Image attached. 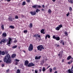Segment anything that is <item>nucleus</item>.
Wrapping results in <instances>:
<instances>
[{"label":"nucleus","instance_id":"obj_1","mask_svg":"<svg viewBox=\"0 0 73 73\" xmlns=\"http://www.w3.org/2000/svg\"><path fill=\"white\" fill-rule=\"evenodd\" d=\"M3 61L4 62H6L7 64L11 63V61L9 54H7V55L4 58Z\"/></svg>","mask_w":73,"mask_h":73},{"label":"nucleus","instance_id":"obj_2","mask_svg":"<svg viewBox=\"0 0 73 73\" xmlns=\"http://www.w3.org/2000/svg\"><path fill=\"white\" fill-rule=\"evenodd\" d=\"M37 48L38 50H40V51H41L42 49H44V48L43 46L41 45L38 46L37 47Z\"/></svg>","mask_w":73,"mask_h":73},{"label":"nucleus","instance_id":"obj_3","mask_svg":"<svg viewBox=\"0 0 73 73\" xmlns=\"http://www.w3.org/2000/svg\"><path fill=\"white\" fill-rule=\"evenodd\" d=\"M33 45L32 44H30L28 48V50L29 51H32L33 50Z\"/></svg>","mask_w":73,"mask_h":73},{"label":"nucleus","instance_id":"obj_4","mask_svg":"<svg viewBox=\"0 0 73 73\" xmlns=\"http://www.w3.org/2000/svg\"><path fill=\"white\" fill-rule=\"evenodd\" d=\"M62 25H59L57 27L55 28L56 30V31H59L60 30V29L61 28H62Z\"/></svg>","mask_w":73,"mask_h":73},{"label":"nucleus","instance_id":"obj_5","mask_svg":"<svg viewBox=\"0 0 73 73\" xmlns=\"http://www.w3.org/2000/svg\"><path fill=\"white\" fill-rule=\"evenodd\" d=\"M53 38L54 39H55L56 40H57V41H59V40L60 39V37L59 36L56 37L54 35L53 37Z\"/></svg>","mask_w":73,"mask_h":73},{"label":"nucleus","instance_id":"obj_6","mask_svg":"<svg viewBox=\"0 0 73 73\" xmlns=\"http://www.w3.org/2000/svg\"><path fill=\"white\" fill-rule=\"evenodd\" d=\"M35 66V64L32 62L29 63L27 65L28 67H31V66Z\"/></svg>","mask_w":73,"mask_h":73},{"label":"nucleus","instance_id":"obj_7","mask_svg":"<svg viewBox=\"0 0 73 73\" xmlns=\"http://www.w3.org/2000/svg\"><path fill=\"white\" fill-rule=\"evenodd\" d=\"M30 13L33 16H35V15H36V13L35 11H31Z\"/></svg>","mask_w":73,"mask_h":73},{"label":"nucleus","instance_id":"obj_8","mask_svg":"<svg viewBox=\"0 0 73 73\" xmlns=\"http://www.w3.org/2000/svg\"><path fill=\"white\" fill-rule=\"evenodd\" d=\"M62 52H60L59 53V54H58V56H59V58H62Z\"/></svg>","mask_w":73,"mask_h":73},{"label":"nucleus","instance_id":"obj_9","mask_svg":"<svg viewBox=\"0 0 73 73\" xmlns=\"http://www.w3.org/2000/svg\"><path fill=\"white\" fill-rule=\"evenodd\" d=\"M11 40H12V39L10 38H9V40L8 41L7 43V45H8L9 44H11Z\"/></svg>","mask_w":73,"mask_h":73},{"label":"nucleus","instance_id":"obj_10","mask_svg":"<svg viewBox=\"0 0 73 73\" xmlns=\"http://www.w3.org/2000/svg\"><path fill=\"white\" fill-rule=\"evenodd\" d=\"M6 41V39H2L1 41L0 42V44H2V42H3V43H5V41Z\"/></svg>","mask_w":73,"mask_h":73},{"label":"nucleus","instance_id":"obj_11","mask_svg":"<svg viewBox=\"0 0 73 73\" xmlns=\"http://www.w3.org/2000/svg\"><path fill=\"white\" fill-rule=\"evenodd\" d=\"M28 64H29V62L28 60H26L25 61V65H26V66H27V65H28Z\"/></svg>","mask_w":73,"mask_h":73},{"label":"nucleus","instance_id":"obj_12","mask_svg":"<svg viewBox=\"0 0 73 73\" xmlns=\"http://www.w3.org/2000/svg\"><path fill=\"white\" fill-rule=\"evenodd\" d=\"M40 58H41L40 56L39 57L37 56H36L35 57V60H40Z\"/></svg>","mask_w":73,"mask_h":73},{"label":"nucleus","instance_id":"obj_13","mask_svg":"<svg viewBox=\"0 0 73 73\" xmlns=\"http://www.w3.org/2000/svg\"><path fill=\"white\" fill-rule=\"evenodd\" d=\"M47 37H48L49 38H50V36L48 34L46 36V37H45V38L46 40V39H47Z\"/></svg>","mask_w":73,"mask_h":73},{"label":"nucleus","instance_id":"obj_14","mask_svg":"<svg viewBox=\"0 0 73 73\" xmlns=\"http://www.w3.org/2000/svg\"><path fill=\"white\" fill-rule=\"evenodd\" d=\"M44 29H42L40 31V32L41 33H43V35H44V34H45V32H44Z\"/></svg>","mask_w":73,"mask_h":73},{"label":"nucleus","instance_id":"obj_15","mask_svg":"<svg viewBox=\"0 0 73 73\" xmlns=\"http://www.w3.org/2000/svg\"><path fill=\"white\" fill-rule=\"evenodd\" d=\"M16 56V55L15 54H12L11 58H15Z\"/></svg>","mask_w":73,"mask_h":73},{"label":"nucleus","instance_id":"obj_16","mask_svg":"<svg viewBox=\"0 0 73 73\" xmlns=\"http://www.w3.org/2000/svg\"><path fill=\"white\" fill-rule=\"evenodd\" d=\"M2 36L3 37H6L7 36V34L5 33H3Z\"/></svg>","mask_w":73,"mask_h":73},{"label":"nucleus","instance_id":"obj_17","mask_svg":"<svg viewBox=\"0 0 73 73\" xmlns=\"http://www.w3.org/2000/svg\"><path fill=\"white\" fill-rule=\"evenodd\" d=\"M8 20L9 21H12V19L11 18V17H9L8 18Z\"/></svg>","mask_w":73,"mask_h":73},{"label":"nucleus","instance_id":"obj_18","mask_svg":"<svg viewBox=\"0 0 73 73\" xmlns=\"http://www.w3.org/2000/svg\"><path fill=\"white\" fill-rule=\"evenodd\" d=\"M60 43L61 44H62L63 45H64V40H61L60 41Z\"/></svg>","mask_w":73,"mask_h":73},{"label":"nucleus","instance_id":"obj_19","mask_svg":"<svg viewBox=\"0 0 73 73\" xmlns=\"http://www.w3.org/2000/svg\"><path fill=\"white\" fill-rule=\"evenodd\" d=\"M37 5H35L33 6L32 7L33 8H37Z\"/></svg>","mask_w":73,"mask_h":73},{"label":"nucleus","instance_id":"obj_20","mask_svg":"<svg viewBox=\"0 0 73 73\" xmlns=\"http://www.w3.org/2000/svg\"><path fill=\"white\" fill-rule=\"evenodd\" d=\"M64 34L66 36H68V32L66 31H65L64 33Z\"/></svg>","mask_w":73,"mask_h":73},{"label":"nucleus","instance_id":"obj_21","mask_svg":"<svg viewBox=\"0 0 73 73\" xmlns=\"http://www.w3.org/2000/svg\"><path fill=\"white\" fill-rule=\"evenodd\" d=\"M71 56H68L67 58L68 60H70V58H71Z\"/></svg>","mask_w":73,"mask_h":73},{"label":"nucleus","instance_id":"obj_22","mask_svg":"<svg viewBox=\"0 0 73 73\" xmlns=\"http://www.w3.org/2000/svg\"><path fill=\"white\" fill-rule=\"evenodd\" d=\"M1 28L2 30H4V25H2L1 26Z\"/></svg>","mask_w":73,"mask_h":73},{"label":"nucleus","instance_id":"obj_23","mask_svg":"<svg viewBox=\"0 0 73 73\" xmlns=\"http://www.w3.org/2000/svg\"><path fill=\"white\" fill-rule=\"evenodd\" d=\"M33 27V25H32V23H30V25L29 27L30 28H32Z\"/></svg>","mask_w":73,"mask_h":73},{"label":"nucleus","instance_id":"obj_24","mask_svg":"<svg viewBox=\"0 0 73 73\" xmlns=\"http://www.w3.org/2000/svg\"><path fill=\"white\" fill-rule=\"evenodd\" d=\"M17 48V46H16V45L13 46L12 47V48L13 49H15V48Z\"/></svg>","mask_w":73,"mask_h":73},{"label":"nucleus","instance_id":"obj_25","mask_svg":"<svg viewBox=\"0 0 73 73\" xmlns=\"http://www.w3.org/2000/svg\"><path fill=\"white\" fill-rule=\"evenodd\" d=\"M68 2H69V3H71V4H72V3H73V1H69V0H68Z\"/></svg>","mask_w":73,"mask_h":73},{"label":"nucleus","instance_id":"obj_26","mask_svg":"<svg viewBox=\"0 0 73 73\" xmlns=\"http://www.w3.org/2000/svg\"><path fill=\"white\" fill-rule=\"evenodd\" d=\"M48 12L49 13H52V11H51V10H50V9L48 10Z\"/></svg>","mask_w":73,"mask_h":73},{"label":"nucleus","instance_id":"obj_27","mask_svg":"<svg viewBox=\"0 0 73 73\" xmlns=\"http://www.w3.org/2000/svg\"><path fill=\"white\" fill-rule=\"evenodd\" d=\"M17 73H20V71L19 69L17 70Z\"/></svg>","mask_w":73,"mask_h":73},{"label":"nucleus","instance_id":"obj_28","mask_svg":"<svg viewBox=\"0 0 73 73\" xmlns=\"http://www.w3.org/2000/svg\"><path fill=\"white\" fill-rule=\"evenodd\" d=\"M34 37H35L36 38H37V37H38V35H34Z\"/></svg>","mask_w":73,"mask_h":73},{"label":"nucleus","instance_id":"obj_29","mask_svg":"<svg viewBox=\"0 0 73 73\" xmlns=\"http://www.w3.org/2000/svg\"><path fill=\"white\" fill-rule=\"evenodd\" d=\"M45 70H46V69L45 68V67H43L42 70L43 72H45Z\"/></svg>","mask_w":73,"mask_h":73},{"label":"nucleus","instance_id":"obj_30","mask_svg":"<svg viewBox=\"0 0 73 73\" xmlns=\"http://www.w3.org/2000/svg\"><path fill=\"white\" fill-rule=\"evenodd\" d=\"M69 9L70 11H72V8L71 7H70L69 8Z\"/></svg>","mask_w":73,"mask_h":73},{"label":"nucleus","instance_id":"obj_31","mask_svg":"<svg viewBox=\"0 0 73 73\" xmlns=\"http://www.w3.org/2000/svg\"><path fill=\"white\" fill-rule=\"evenodd\" d=\"M10 28H11L12 29H14V27L13 26H10Z\"/></svg>","mask_w":73,"mask_h":73},{"label":"nucleus","instance_id":"obj_32","mask_svg":"<svg viewBox=\"0 0 73 73\" xmlns=\"http://www.w3.org/2000/svg\"><path fill=\"white\" fill-rule=\"evenodd\" d=\"M26 4V3H25V1H24L23 2L22 5H25Z\"/></svg>","mask_w":73,"mask_h":73},{"label":"nucleus","instance_id":"obj_33","mask_svg":"<svg viewBox=\"0 0 73 73\" xmlns=\"http://www.w3.org/2000/svg\"><path fill=\"white\" fill-rule=\"evenodd\" d=\"M38 12H40V10H38V9H37L36 10V12L37 13V12H38Z\"/></svg>","mask_w":73,"mask_h":73},{"label":"nucleus","instance_id":"obj_34","mask_svg":"<svg viewBox=\"0 0 73 73\" xmlns=\"http://www.w3.org/2000/svg\"><path fill=\"white\" fill-rule=\"evenodd\" d=\"M2 55H4L5 54V52L4 51H2Z\"/></svg>","mask_w":73,"mask_h":73},{"label":"nucleus","instance_id":"obj_35","mask_svg":"<svg viewBox=\"0 0 73 73\" xmlns=\"http://www.w3.org/2000/svg\"><path fill=\"white\" fill-rule=\"evenodd\" d=\"M15 61H16L17 62H19V61H20V60H18L17 59H15Z\"/></svg>","mask_w":73,"mask_h":73},{"label":"nucleus","instance_id":"obj_36","mask_svg":"<svg viewBox=\"0 0 73 73\" xmlns=\"http://www.w3.org/2000/svg\"><path fill=\"white\" fill-rule=\"evenodd\" d=\"M15 18L16 19H19V17H18V16L17 15H16L15 16Z\"/></svg>","mask_w":73,"mask_h":73},{"label":"nucleus","instance_id":"obj_37","mask_svg":"<svg viewBox=\"0 0 73 73\" xmlns=\"http://www.w3.org/2000/svg\"><path fill=\"white\" fill-rule=\"evenodd\" d=\"M50 72H52V68H50Z\"/></svg>","mask_w":73,"mask_h":73},{"label":"nucleus","instance_id":"obj_38","mask_svg":"<svg viewBox=\"0 0 73 73\" xmlns=\"http://www.w3.org/2000/svg\"><path fill=\"white\" fill-rule=\"evenodd\" d=\"M24 33H27V30H25L23 31Z\"/></svg>","mask_w":73,"mask_h":73},{"label":"nucleus","instance_id":"obj_39","mask_svg":"<svg viewBox=\"0 0 73 73\" xmlns=\"http://www.w3.org/2000/svg\"><path fill=\"white\" fill-rule=\"evenodd\" d=\"M6 72L7 73H9V69H8L7 70H6Z\"/></svg>","mask_w":73,"mask_h":73},{"label":"nucleus","instance_id":"obj_40","mask_svg":"<svg viewBox=\"0 0 73 73\" xmlns=\"http://www.w3.org/2000/svg\"><path fill=\"white\" fill-rule=\"evenodd\" d=\"M26 1L27 2V3H30V0H26Z\"/></svg>","mask_w":73,"mask_h":73},{"label":"nucleus","instance_id":"obj_41","mask_svg":"<svg viewBox=\"0 0 73 73\" xmlns=\"http://www.w3.org/2000/svg\"><path fill=\"white\" fill-rule=\"evenodd\" d=\"M37 8H41V6L40 5H37Z\"/></svg>","mask_w":73,"mask_h":73},{"label":"nucleus","instance_id":"obj_42","mask_svg":"<svg viewBox=\"0 0 73 73\" xmlns=\"http://www.w3.org/2000/svg\"><path fill=\"white\" fill-rule=\"evenodd\" d=\"M17 42V40H15L14 41V43H16V42Z\"/></svg>","mask_w":73,"mask_h":73},{"label":"nucleus","instance_id":"obj_43","mask_svg":"<svg viewBox=\"0 0 73 73\" xmlns=\"http://www.w3.org/2000/svg\"><path fill=\"white\" fill-rule=\"evenodd\" d=\"M41 62L42 64H44V60H42Z\"/></svg>","mask_w":73,"mask_h":73},{"label":"nucleus","instance_id":"obj_44","mask_svg":"<svg viewBox=\"0 0 73 73\" xmlns=\"http://www.w3.org/2000/svg\"><path fill=\"white\" fill-rule=\"evenodd\" d=\"M56 67H54L53 68V70H56Z\"/></svg>","mask_w":73,"mask_h":73},{"label":"nucleus","instance_id":"obj_45","mask_svg":"<svg viewBox=\"0 0 73 73\" xmlns=\"http://www.w3.org/2000/svg\"><path fill=\"white\" fill-rule=\"evenodd\" d=\"M69 15V12H68V13L67 14L66 16H68Z\"/></svg>","mask_w":73,"mask_h":73},{"label":"nucleus","instance_id":"obj_46","mask_svg":"<svg viewBox=\"0 0 73 73\" xmlns=\"http://www.w3.org/2000/svg\"><path fill=\"white\" fill-rule=\"evenodd\" d=\"M5 65L4 64H1V66H2V67H4V66Z\"/></svg>","mask_w":73,"mask_h":73},{"label":"nucleus","instance_id":"obj_47","mask_svg":"<svg viewBox=\"0 0 73 73\" xmlns=\"http://www.w3.org/2000/svg\"><path fill=\"white\" fill-rule=\"evenodd\" d=\"M42 8H45V6L44 5H42Z\"/></svg>","mask_w":73,"mask_h":73},{"label":"nucleus","instance_id":"obj_48","mask_svg":"<svg viewBox=\"0 0 73 73\" xmlns=\"http://www.w3.org/2000/svg\"><path fill=\"white\" fill-rule=\"evenodd\" d=\"M38 37H41V36H40V35H38Z\"/></svg>","mask_w":73,"mask_h":73},{"label":"nucleus","instance_id":"obj_49","mask_svg":"<svg viewBox=\"0 0 73 73\" xmlns=\"http://www.w3.org/2000/svg\"><path fill=\"white\" fill-rule=\"evenodd\" d=\"M35 73H37V71L36 70H35Z\"/></svg>","mask_w":73,"mask_h":73},{"label":"nucleus","instance_id":"obj_50","mask_svg":"<svg viewBox=\"0 0 73 73\" xmlns=\"http://www.w3.org/2000/svg\"><path fill=\"white\" fill-rule=\"evenodd\" d=\"M62 62H64V59L62 60Z\"/></svg>","mask_w":73,"mask_h":73},{"label":"nucleus","instance_id":"obj_51","mask_svg":"<svg viewBox=\"0 0 73 73\" xmlns=\"http://www.w3.org/2000/svg\"><path fill=\"white\" fill-rule=\"evenodd\" d=\"M2 53V52L1 51H0V54H1Z\"/></svg>","mask_w":73,"mask_h":73},{"label":"nucleus","instance_id":"obj_52","mask_svg":"<svg viewBox=\"0 0 73 73\" xmlns=\"http://www.w3.org/2000/svg\"><path fill=\"white\" fill-rule=\"evenodd\" d=\"M18 64V62H16L15 65H17Z\"/></svg>","mask_w":73,"mask_h":73},{"label":"nucleus","instance_id":"obj_53","mask_svg":"<svg viewBox=\"0 0 73 73\" xmlns=\"http://www.w3.org/2000/svg\"><path fill=\"white\" fill-rule=\"evenodd\" d=\"M11 0H7V1L8 2H9V1H11Z\"/></svg>","mask_w":73,"mask_h":73},{"label":"nucleus","instance_id":"obj_54","mask_svg":"<svg viewBox=\"0 0 73 73\" xmlns=\"http://www.w3.org/2000/svg\"><path fill=\"white\" fill-rule=\"evenodd\" d=\"M71 63H72V62H73V60H71L70 62Z\"/></svg>","mask_w":73,"mask_h":73},{"label":"nucleus","instance_id":"obj_55","mask_svg":"<svg viewBox=\"0 0 73 73\" xmlns=\"http://www.w3.org/2000/svg\"><path fill=\"white\" fill-rule=\"evenodd\" d=\"M71 63L70 62H68V64H70Z\"/></svg>","mask_w":73,"mask_h":73},{"label":"nucleus","instance_id":"obj_56","mask_svg":"<svg viewBox=\"0 0 73 73\" xmlns=\"http://www.w3.org/2000/svg\"><path fill=\"white\" fill-rule=\"evenodd\" d=\"M42 11H44V9H41Z\"/></svg>","mask_w":73,"mask_h":73},{"label":"nucleus","instance_id":"obj_57","mask_svg":"<svg viewBox=\"0 0 73 73\" xmlns=\"http://www.w3.org/2000/svg\"><path fill=\"white\" fill-rule=\"evenodd\" d=\"M50 66H48V67L47 68V69H48V68H49V67H50Z\"/></svg>","mask_w":73,"mask_h":73},{"label":"nucleus","instance_id":"obj_58","mask_svg":"<svg viewBox=\"0 0 73 73\" xmlns=\"http://www.w3.org/2000/svg\"><path fill=\"white\" fill-rule=\"evenodd\" d=\"M8 52H5V54H8Z\"/></svg>","mask_w":73,"mask_h":73},{"label":"nucleus","instance_id":"obj_59","mask_svg":"<svg viewBox=\"0 0 73 73\" xmlns=\"http://www.w3.org/2000/svg\"><path fill=\"white\" fill-rule=\"evenodd\" d=\"M39 72H41V69H39Z\"/></svg>","mask_w":73,"mask_h":73},{"label":"nucleus","instance_id":"obj_60","mask_svg":"<svg viewBox=\"0 0 73 73\" xmlns=\"http://www.w3.org/2000/svg\"><path fill=\"white\" fill-rule=\"evenodd\" d=\"M52 1H53V2H55V1H56V0H52Z\"/></svg>","mask_w":73,"mask_h":73},{"label":"nucleus","instance_id":"obj_61","mask_svg":"<svg viewBox=\"0 0 73 73\" xmlns=\"http://www.w3.org/2000/svg\"><path fill=\"white\" fill-rule=\"evenodd\" d=\"M58 73V72L57 71H55L54 72V73Z\"/></svg>","mask_w":73,"mask_h":73},{"label":"nucleus","instance_id":"obj_62","mask_svg":"<svg viewBox=\"0 0 73 73\" xmlns=\"http://www.w3.org/2000/svg\"><path fill=\"white\" fill-rule=\"evenodd\" d=\"M59 46V45L58 44L57 45V47H58Z\"/></svg>","mask_w":73,"mask_h":73},{"label":"nucleus","instance_id":"obj_63","mask_svg":"<svg viewBox=\"0 0 73 73\" xmlns=\"http://www.w3.org/2000/svg\"><path fill=\"white\" fill-rule=\"evenodd\" d=\"M23 52H24V53H25V50H23Z\"/></svg>","mask_w":73,"mask_h":73},{"label":"nucleus","instance_id":"obj_64","mask_svg":"<svg viewBox=\"0 0 73 73\" xmlns=\"http://www.w3.org/2000/svg\"><path fill=\"white\" fill-rule=\"evenodd\" d=\"M2 62V60H0V62Z\"/></svg>","mask_w":73,"mask_h":73}]
</instances>
